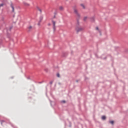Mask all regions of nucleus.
<instances>
[{
	"mask_svg": "<svg viewBox=\"0 0 128 128\" xmlns=\"http://www.w3.org/2000/svg\"><path fill=\"white\" fill-rule=\"evenodd\" d=\"M78 22L79 24H78V22H77V24L76 25V30L77 32V34H78V32H82V28L80 26V20H78Z\"/></svg>",
	"mask_w": 128,
	"mask_h": 128,
	"instance_id": "f257e3e1",
	"label": "nucleus"
},
{
	"mask_svg": "<svg viewBox=\"0 0 128 128\" xmlns=\"http://www.w3.org/2000/svg\"><path fill=\"white\" fill-rule=\"evenodd\" d=\"M74 14H76V16H77L76 20L78 22V24H79L78 20H80V14H78V10H76V9L74 8Z\"/></svg>",
	"mask_w": 128,
	"mask_h": 128,
	"instance_id": "f03ea898",
	"label": "nucleus"
},
{
	"mask_svg": "<svg viewBox=\"0 0 128 128\" xmlns=\"http://www.w3.org/2000/svg\"><path fill=\"white\" fill-rule=\"evenodd\" d=\"M10 6L12 8V12H14V4H12V2H10Z\"/></svg>",
	"mask_w": 128,
	"mask_h": 128,
	"instance_id": "7ed1b4c3",
	"label": "nucleus"
},
{
	"mask_svg": "<svg viewBox=\"0 0 128 128\" xmlns=\"http://www.w3.org/2000/svg\"><path fill=\"white\" fill-rule=\"evenodd\" d=\"M52 22L53 24V30L54 31L56 30V22L52 20Z\"/></svg>",
	"mask_w": 128,
	"mask_h": 128,
	"instance_id": "20e7f679",
	"label": "nucleus"
},
{
	"mask_svg": "<svg viewBox=\"0 0 128 128\" xmlns=\"http://www.w3.org/2000/svg\"><path fill=\"white\" fill-rule=\"evenodd\" d=\"M90 20L92 22H94V17L93 16V17L90 18Z\"/></svg>",
	"mask_w": 128,
	"mask_h": 128,
	"instance_id": "39448f33",
	"label": "nucleus"
},
{
	"mask_svg": "<svg viewBox=\"0 0 128 128\" xmlns=\"http://www.w3.org/2000/svg\"><path fill=\"white\" fill-rule=\"evenodd\" d=\"M24 4L26 6H30V4H28V3L26 2H24Z\"/></svg>",
	"mask_w": 128,
	"mask_h": 128,
	"instance_id": "423d86ee",
	"label": "nucleus"
},
{
	"mask_svg": "<svg viewBox=\"0 0 128 128\" xmlns=\"http://www.w3.org/2000/svg\"><path fill=\"white\" fill-rule=\"evenodd\" d=\"M43 18H44V16H40V20H39L40 22H42V20Z\"/></svg>",
	"mask_w": 128,
	"mask_h": 128,
	"instance_id": "0eeeda50",
	"label": "nucleus"
},
{
	"mask_svg": "<svg viewBox=\"0 0 128 128\" xmlns=\"http://www.w3.org/2000/svg\"><path fill=\"white\" fill-rule=\"evenodd\" d=\"M102 120H106V117L105 116H102Z\"/></svg>",
	"mask_w": 128,
	"mask_h": 128,
	"instance_id": "6e6552de",
	"label": "nucleus"
},
{
	"mask_svg": "<svg viewBox=\"0 0 128 128\" xmlns=\"http://www.w3.org/2000/svg\"><path fill=\"white\" fill-rule=\"evenodd\" d=\"M110 124L112 125H114V120H111L109 122Z\"/></svg>",
	"mask_w": 128,
	"mask_h": 128,
	"instance_id": "1a4fd4ad",
	"label": "nucleus"
},
{
	"mask_svg": "<svg viewBox=\"0 0 128 128\" xmlns=\"http://www.w3.org/2000/svg\"><path fill=\"white\" fill-rule=\"evenodd\" d=\"M28 28V32H30V30H32V26H30Z\"/></svg>",
	"mask_w": 128,
	"mask_h": 128,
	"instance_id": "9d476101",
	"label": "nucleus"
},
{
	"mask_svg": "<svg viewBox=\"0 0 128 128\" xmlns=\"http://www.w3.org/2000/svg\"><path fill=\"white\" fill-rule=\"evenodd\" d=\"M60 10H64V7L62 6H60L59 8Z\"/></svg>",
	"mask_w": 128,
	"mask_h": 128,
	"instance_id": "9b49d317",
	"label": "nucleus"
},
{
	"mask_svg": "<svg viewBox=\"0 0 128 128\" xmlns=\"http://www.w3.org/2000/svg\"><path fill=\"white\" fill-rule=\"evenodd\" d=\"M6 121H4V120H0V124H2V123L3 122H4Z\"/></svg>",
	"mask_w": 128,
	"mask_h": 128,
	"instance_id": "f8f14e48",
	"label": "nucleus"
},
{
	"mask_svg": "<svg viewBox=\"0 0 128 128\" xmlns=\"http://www.w3.org/2000/svg\"><path fill=\"white\" fill-rule=\"evenodd\" d=\"M80 6L83 8L84 9L86 8L84 5V4H80Z\"/></svg>",
	"mask_w": 128,
	"mask_h": 128,
	"instance_id": "ddd939ff",
	"label": "nucleus"
},
{
	"mask_svg": "<svg viewBox=\"0 0 128 128\" xmlns=\"http://www.w3.org/2000/svg\"><path fill=\"white\" fill-rule=\"evenodd\" d=\"M96 30H98V32H100V34H101L100 31V30L98 29V27H96Z\"/></svg>",
	"mask_w": 128,
	"mask_h": 128,
	"instance_id": "4468645a",
	"label": "nucleus"
},
{
	"mask_svg": "<svg viewBox=\"0 0 128 128\" xmlns=\"http://www.w3.org/2000/svg\"><path fill=\"white\" fill-rule=\"evenodd\" d=\"M86 18H88V17H86V16H85V17L84 18V22H86Z\"/></svg>",
	"mask_w": 128,
	"mask_h": 128,
	"instance_id": "2eb2a0df",
	"label": "nucleus"
},
{
	"mask_svg": "<svg viewBox=\"0 0 128 128\" xmlns=\"http://www.w3.org/2000/svg\"><path fill=\"white\" fill-rule=\"evenodd\" d=\"M69 127L72 128V123L70 122H69Z\"/></svg>",
	"mask_w": 128,
	"mask_h": 128,
	"instance_id": "dca6fc26",
	"label": "nucleus"
},
{
	"mask_svg": "<svg viewBox=\"0 0 128 128\" xmlns=\"http://www.w3.org/2000/svg\"><path fill=\"white\" fill-rule=\"evenodd\" d=\"M2 40L0 39V46L2 44Z\"/></svg>",
	"mask_w": 128,
	"mask_h": 128,
	"instance_id": "f3484780",
	"label": "nucleus"
},
{
	"mask_svg": "<svg viewBox=\"0 0 128 128\" xmlns=\"http://www.w3.org/2000/svg\"><path fill=\"white\" fill-rule=\"evenodd\" d=\"M12 26L10 28L9 30L10 32V30H12Z\"/></svg>",
	"mask_w": 128,
	"mask_h": 128,
	"instance_id": "a211bd4d",
	"label": "nucleus"
},
{
	"mask_svg": "<svg viewBox=\"0 0 128 128\" xmlns=\"http://www.w3.org/2000/svg\"><path fill=\"white\" fill-rule=\"evenodd\" d=\"M56 76H57L58 78H60V73H58Z\"/></svg>",
	"mask_w": 128,
	"mask_h": 128,
	"instance_id": "6ab92c4d",
	"label": "nucleus"
},
{
	"mask_svg": "<svg viewBox=\"0 0 128 128\" xmlns=\"http://www.w3.org/2000/svg\"><path fill=\"white\" fill-rule=\"evenodd\" d=\"M61 102H63L64 104H66V100H63Z\"/></svg>",
	"mask_w": 128,
	"mask_h": 128,
	"instance_id": "aec40b11",
	"label": "nucleus"
},
{
	"mask_svg": "<svg viewBox=\"0 0 128 128\" xmlns=\"http://www.w3.org/2000/svg\"><path fill=\"white\" fill-rule=\"evenodd\" d=\"M45 72H48V68L45 69Z\"/></svg>",
	"mask_w": 128,
	"mask_h": 128,
	"instance_id": "412c9836",
	"label": "nucleus"
},
{
	"mask_svg": "<svg viewBox=\"0 0 128 128\" xmlns=\"http://www.w3.org/2000/svg\"><path fill=\"white\" fill-rule=\"evenodd\" d=\"M54 82V81H50V84H52V83Z\"/></svg>",
	"mask_w": 128,
	"mask_h": 128,
	"instance_id": "4be33fe9",
	"label": "nucleus"
},
{
	"mask_svg": "<svg viewBox=\"0 0 128 128\" xmlns=\"http://www.w3.org/2000/svg\"><path fill=\"white\" fill-rule=\"evenodd\" d=\"M1 6H4V4H0V7L1 8Z\"/></svg>",
	"mask_w": 128,
	"mask_h": 128,
	"instance_id": "5701e85b",
	"label": "nucleus"
},
{
	"mask_svg": "<svg viewBox=\"0 0 128 128\" xmlns=\"http://www.w3.org/2000/svg\"><path fill=\"white\" fill-rule=\"evenodd\" d=\"M36 8H37V10H40V8H38V6H36Z\"/></svg>",
	"mask_w": 128,
	"mask_h": 128,
	"instance_id": "b1692460",
	"label": "nucleus"
},
{
	"mask_svg": "<svg viewBox=\"0 0 128 128\" xmlns=\"http://www.w3.org/2000/svg\"><path fill=\"white\" fill-rule=\"evenodd\" d=\"M39 12H40V14H42V10H39Z\"/></svg>",
	"mask_w": 128,
	"mask_h": 128,
	"instance_id": "393cba45",
	"label": "nucleus"
},
{
	"mask_svg": "<svg viewBox=\"0 0 128 128\" xmlns=\"http://www.w3.org/2000/svg\"><path fill=\"white\" fill-rule=\"evenodd\" d=\"M40 22H40V21H39L38 22V26H40Z\"/></svg>",
	"mask_w": 128,
	"mask_h": 128,
	"instance_id": "a878e982",
	"label": "nucleus"
},
{
	"mask_svg": "<svg viewBox=\"0 0 128 128\" xmlns=\"http://www.w3.org/2000/svg\"><path fill=\"white\" fill-rule=\"evenodd\" d=\"M102 60H106V57H105L104 58H102Z\"/></svg>",
	"mask_w": 128,
	"mask_h": 128,
	"instance_id": "bb28decb",
	"label": "nucleus"
},
{
	"mask_svg": "<svg viewBox=\"0 0 128 128\" xmlns=\"http://www.w3.org/2000/svg\"><path fill=\"white\" fill-rule=\"evenodd\" d=\"M58 84H59L60 86V84H62L59 82L58 83Z\"/></svg>",
	"mask_w": 128,
	"mask_h": 128,
	"instance_id": "cd10ccee",
	"label": "nucleus"
},
{
	"mask_svg": "<svg viewBox=\"0 0 128 128\" xmlns=\"http://www.w3.org/2000/svg\"><path fill=\"white\" fill-rule=\"evenodd\" d=\"M42 82H39V84H42Z\"/></svg>",
	"mask_w": 128,
	"mask_h": 128,
	"instance_id": "c85d7f7f",
	"label": "nucleus"
},
{
	"mask_svg": "<svg viewBox=\"0 0 128 128\" xmlns=\"http://www.w3.org/2000/svg\"><path fill=\"white\" fill-rule=\"evenodd\" d=\"M63 56H66V53L64 54L63 55Z\"/></svg>",
	"mask_w": 128,
	"mask_h": 128,
	"instance_id": "c756f323",
	"label": "nucleus"
},
{
	"mask_svg": "<svg viewBox=\"0 0 128 128\" xmlns=\"http://www.w3.org/2000/svg\"><path fill=\"white\" fill-rule=\"evenodd\" d=\"M76 82H78V80H76Z\"/></svg>",
	"mask_w": 128,
	"mask_h": 128,
	"instance_id": "7c9ffc66",
	"label": "nucleus"
},
{
	"mask_svg": "<svg viewBox=\"0 0 128 128\" xmlns=\"http://www.w3.org/2000/svg\"><path fill=\"white\" fill-rule=\"evenodd\" d=\"M48 26H50V23L48 24Z\"/></svg>",
	"mask_w": 128,
	"mask_h": 128,
	"instance_id": "2f4dec72",
	"label": "nucleus"
},
{
	"mask_svg": "<svg viewBox=\"0 0 128 128\" xmlns=\"http://www.w3.org/2000/svg\"><path fill=\"white\" fill-rule=\"evenodd\" d=\"M28 78V80H30V77L28 78Z\"/></svg>",
	"mask_w": 128,
	"mask_h": 128,
	"instance_id": "473e14b6",
	"label": "nucleus"
},
{
	"mask_svg": "<svg viewBox=\"0 0 128 128\" xmlns=\"http://www.w3.org/2000/svg\"><path fill=\"white\" fill-rule=\"evenodd\" d=\"M56 18V15L54 16V18Z\"/></svg>",
	"mask_w": 128,
	"mask_h": 128,
	"instance_id": "72a5a7b5",
	"label": "nucleus"
},
{
	"mask_svg": "<svg viewBox=\"0 0 128 128\" xmlns=\"http://www.w3.org/2000/svg\"><path fill=\"white\" fill-rule=\"evenodd\" d=\"M54 14L55 16L56 14V12H54Z\"/></svg>",
	"mask_w": 128,
	"mask_h": 128,
	"instance_id": "f704fd0d",
	"label": "nucleus"
},
{
	"mask_svg": "<svg viewBox=\"0 0 128 128\" xmlns=\"http://www.w3.org/2000/svg\"><path fill=\"white\" fill-rule=\"evenodd\" d=\"M56 86V84H55L54 86Z\"/></svg>",
	"mask_w": 128,
	"mask_h": 128,
	"instance_id": "c9c22d12",
	"label": "nucleus"
},
{
	"mask_svg": "<svg viewBox=\"0 0 128 128\" xmlns=\"http://www.w3.org/2000/svg\"><path fill=\"white\" fill-rule=\"evenodd\" d=\"M86 80H88V78H86Z\"/></svg>",
	"mask_w": 128,
	"mask_h": 128,
	"instance_id": "e433bc0d",
	"label": "nucleus"
}]
</instances>
